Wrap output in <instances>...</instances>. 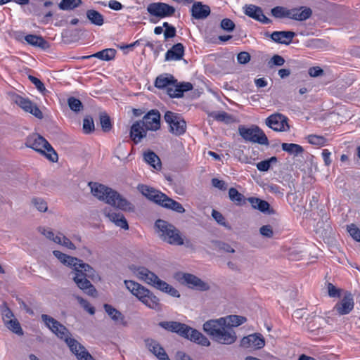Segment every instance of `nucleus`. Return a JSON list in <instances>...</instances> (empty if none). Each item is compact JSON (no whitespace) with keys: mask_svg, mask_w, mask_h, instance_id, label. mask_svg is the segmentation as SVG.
Here are the masks:
<instances>
[{"mask_svg":"<svg viewBox=\"0 0 360 360\" xmlns=\"http://www.w3.org/2000/svg\"><path fill=\"white\" fill-rule=\"evenodd\" d=\"M94 122L91 116L87 115L83 120V130L85 134H90L94 131Z\"/></svg>","mask_w":360,"mask_h":360,"instance_id":"nucleus-45","label":"nucleus"},{"mask_svg":"<svg viewBox=\"0 0 360 360\" xmlns=\"http://www.w3.org/2000/svg\"><path fill=\"white\" fill-rule=\"evenodd\" d=\"M25 146L44 155L47 159L55 162L58 160V156L51 144L38 134L29 135L25 140Z\"/></svg>","mask_w":360,"mask_h":360,"instance_id":"nucleus-7","label":"nucleus"},{"mask_svg":"<svg viewBox=\"0 0 360 360\" xmlns=\"http://www.w3.org/2000/svg\"><path fill=\"white\" fill-rule=\"evenodd\" d=\"M281 148L283 150L295 156H297L304 152V148L300 145L296 143H283L281 145Z\"/></svg>","mask_w":360,"mask_h":360,"instance_id":"nucleus-39","label":"nucleus"},{"mask_svg":"<svg viewBox=\"0 0 360 360\" xmlns=\"http://www.w3.org/2000/svg\"><path fill=\"white\" fill-rule=\"evenodd\" d=\"M176 278L181 284L186 285L189 288L199 291H207L210 289V285L208 283L193 274L179 273L177 274Z\"/></svg>","mask_w":360,"mask_h":360,"instance_id":"nucleus-10","label":"nucleus"},{"mask_svg":"<svg viewBox=\"0 0 360 360\" xmlns=\"http://www.w3.org/2000/svg\"><path fill=\"white\" fill-rule=\"evenodd\" d=\"M159 237L165 242L172 245L188 247L189 240H184L181 231L173 224L162 219H158L155 223Z\"/></svg>","mask_w":360,"mask_h":360,"instance_id":"nucleus-6","label":"nucleus"},{"mask_svg":"<svg viewBox=\"0 0 360 360\" xmlns=\"http://www.w3.org/2000/svg\"><path fill=\"white\" fill-rule=\"evenodd\" d=\"M271 12L275 18H288V9L283 6H276L271 9Z\"/></svg>","mask_w":360,"mask_h":360,"instance_id":"nucleus-46","label":"nucleus"},{"mask_svg":"<svg viewBox=\"0 0 360 360\" xmlns=\"http://www.w3.org/2000/svg\"><path fill=\"white\" fill-rule=\"evenodd\" d=\"M100 124L103 131H109L112 129L110 117L105 112L100 113Z\"/></svg>","mask_w":360,"mask_h":360,"instance_id":"nucleus-43","label":"nucleus"},{"mask_svg":"<svg viewBox=\"0 0 360 360\" xmlns=\"http://www.w3.org/2000/svg\"><path fill=\"white\" fill-rule=\"evenodd\" d=\"M191 15L195 19H205L210 14V8L202 2H194L191 7Z\"/></svg>","mask_w":360,"mask_h":360,"instance_id":"nucleus-28","label":"nucleus"},{"mask_svg":"<svg viewBox=\"0 0 360 360\" xmlns=\"http://www.w3.org/2000/svg\"><path fill=\"white\" fill-rule=\"evenodd\" d=\"M116 50L114 49H105L98 51L91 56H84V58H89L90 57H95L103 60H111L115 57Z\"/></svg>","mask_w":360,"mask_h":360,"instance_id":"nucleus-35","label":"nucleus"},{"mask_svg":"<svg viewBox=\"0 0 360 360\" xmlns=\"http://www.w3.org/2000/svg\"><path fill=\"white\" fill-rule=\"evenodd\" d=\"M193 85L190 82H184L181 84L172 83L167 89V94L171 98H181L184 95V92L191 90Z\"/></svg>","mask_w":360,"mask_h":360,"instance_id":"nucleus-23","label":"nucleus"},{"mask_svg":"<svg viewBox=\"0 0 360 360\" xmlns=\"http://www.w3.org/2000/svg\"><path fill=\"white\" fill-rule=\"evenodd\" d=\"M164 120L169 127V131L175 136H181L186 131V122L178 113L167 111Z\"/></svg>","mask_w":360,"mask_h":360,"instance_id":"nucleus-9","label":"nucleus"},{"mask_svg":"<svg viewBox=\"0 0 360 360\" xmlns=\"http://www.w3.org/2000/svg\"><path fill=\"white\" fill-rule=\"evenodd\" d=\"M25 41L30 45L39 47L42 49L49 48V44L42 37L34 34H28L25 37Z\"/></svg>","mask_w":360,"mask_h":360,"instance_id":"nucleus-33","label":"nucleus"},{"mask_svg":"<svg viewBox=\"0 0 360 360\" xmlns=\"http://www.w3.org/2000/svg\"><path fill=\"white\" fill-rule=\"evenodd\" d=\"M229 196L230 200L236 205H242L245 202V196L239 193L235 188H231L229 191Z\"/></svg>","mask_w":360,"mask_h":360,"instance_id":"nucleus-40","label":"nucleus"},{"mask_svg":"<svg viewBox=\"0 0 360 360\" xmlns=\"http://www.w3.org/2000/svg\"><path fill=\"white\" fill-rule=\"evenodd\" d=\"M53 255L64 265L72 268L71 274L72 280L76 285L85 293L91 296L96 295L95 287L89 279L94 281L99 278L96 271L89 264L84 263L82 259L61 252L59 250H53Z\"/></svg>","mask_w":360,"mask_h":360,"instance_id":"nucleus-1","label":"nucleus"},{"mask_svg":"<svg viewBox=\"0 0 360 360\" xmlns=\"http://www.w3.org/2000/svg\"><path fill=\"white\" fill-rule=\"evenodd\" d=\"M240 345L245 348L261 349L265 345V341L261 334L254 333L244 337L241 340Z\"/></svg>","mask_w":360,"mask_h":360,"instance_id":"nucleus-17","label":"nucleus"},{"mask_svg":"<svg viewBox=\"0 0 360 360\" xmlns=\"http://www.w3.org/2000/svg\"><path fill=\"white\" fill-rule=\"evenodd\" d=\"M70 108L75 112H79L83 108L82 102L74 97H70L68 100Z\"/></svg>","mask_w":360,"mask_h":360,"instance_id":"nucleus-49","label":"nucleus"},{"mask_svg":"<svg viewBox=\"0 0 360 360\" xmlns=\"http://www.w3.org/2000/svg\"><path fill=\"white\" fill-rule=\"evenodd\" d=\"M144 160L155 169H161V162L159 157L153 151H148L143 155Z\"/></svg>","mask_w":360,"mask_h":360,"instance_id":"nucleus-38","label":"nucleus"},{"mask_svg":"<svg viewBox=\"0 0 360 360\" xmlns=\"http://www.w3.org/2000/svg\"><path fill=\"white\" fill-rule=\"evenodd\" d=\"M222 318L225 320L226 325L233 329L234 327H238L247 321L245 316L238 315H229Z\"/></svg>","mask_w":360,"mask_h":360,"instance_id":"nucleus-37","label":"nucleus"},{"mask_svg":"<svg viewBox=\"0 0 360 360\" xmlns=\"http://www.w3.org/2000/svg\"><path fill=\"white\" fill-rule=\"evenodd\" d=\"M129 268L139 280L174 297H180V293L176 289L159 278L155 273L150 271L147 268L134 264L129 266Z\"/></svg>","mask_w":360,"mask_h":360,"instance_id":"nucleus-5","label":"nucleus"},{"mask_svg":"<svg viewBox=\"0 0 360 360\" xmlns=\"http://www.w3.org/2000/svg\"><path fill=\"white\" fill-rule=\"evenodd\" d=\"M296 34L292 31H275L271 34L266 33V36L270 37L273 41L282 44H290Z\"/></svg>","mask_w":360,"mask_h":360,"instance_id":"nucleus-21","label":"nucleus"},{"mask_svg":"<svg viewBox=\"0 0 360 360\" xmlns=\"http://www.w3.org/2000/svg\"><path fill=\"white\" fill-rule=\"evenodd\" d=\"M159 326L165 330L175 333L183 337L185 333V330L189 329L188 326L178 321H161L159 323Z\"/></svg>","mask_w":360,"mask_h":360,"instance_id":"nucleus-20","label":"nucleus"},{"mask_svg":"<svg viewBox=\"0 0 360 360\" xmlns=\"http://www.w3.org/2000/svg\"><path fill=\"white\" fill-rule=\"evenodd\" d=\"M176 82V80H175L172 76L169 77L167 75H161L156 78L155 82V86L158 89L165 88L167 90L168 87L170 86V84H172V83Z\"/></svg>","mask_w":360,"mask_h":360,"instance_id":"nucleus-36","label":"nucleus"},{"mask_svg":"<svg viewBox=\"0 0 360 360\" xmlns=\"http://www.w3.org/2000/svg\"><path fill=\"white\" fill-rule=\"evenodd\" d=\"M260 234L267 238H271L274 236V231L270 225H264L259 228Z\"/></svg>","mask_w":360,"mask_h":360,"instance_id":"nucleus-55","label":"nucleus"},{"mask_svg":"<svg viewBox=\"0 0 360 360\" xmlns=\"http://www.w3.org/2000/svg\"><path fill=\"white\" fill-rule=\"evenodd\" d=\"M140 122L148 131H157L160 127V114L158 110H151Z\"/></svg>","mask_w":360,"mask_h":360,"instance_id":"nucleus-15","label":"nucleus"},{"mask_svg":"<svg viewBox=\"0 0 360 360\" xmlns=\"http://www.w3.org/2000/svg\"><path fill=\"white\" fill-rule=\"evenodd\" d=\"M82 4V0H62L58 7L63 11L73 10Z\"/></svg>","mask_w":360,"mask_h":360,"instance_id":"nucleus-41","label":"nucleus"},{"mask_svg":"<svg viewBox=\"0 0 360 360\" xmlns=\"http://www.w3.org/2000/svg\"><path fill=\"white\" fill-rule=\"evenodd\" d=\"M103 308L108 315L115 322H120L123 326L127 325L124 316L117 309L109 304H105Z\"/></svg>","mask_w":360,"mask_h":360,"instance_id":"nucleus-32","label":"nucleus"},{"mask_svg":"<svg viewBox=\"0 0 360 360\" xmlns=\"http://www.w3.org/2000/svg\"><path fill=\"white\" fill-rule=\"evenodd\" d=\"M140 302L148 308L155 311H159L162 309V304L160 302L159 298L150 290H149L148 295H146V297L141 299Z\"/></svg>","mask_w":360,"mask_h":360,"instance_id":"nucleus-31","label":"nucleus"},{"mask_svg":"<svg viewBox=\"0 0 360 360\" xmlns=\"http://www.w3.org/2000/svg\"><path fill=\"white\" fill-rule=\"evenodd\" d=\"M89 186L91 193L98 200L123 211H134L132 203L111 188L96 182H89Z\"/></svg>","mask_w":360,"mask_h":360,"instance_id":"nucleus-3","label":"nucleus"},{"mask_svg":"<svg viewBox=\"0 0 360 360\" xmlns=\"http://www.w3.org/2000/svg\"><path fill=\"white\" fill-rule=\"evenodd\" d=\"M212 216L219 224L226 227L229 230L231 229V226L226 223L224 217L219 212L213 210L212 212Z\"/></svg>","mask_w":360,"mask_h":360,"instance_id":"nucleus-48","label":"nucleus"},{"mask_svg":"<svg viewBox=\"0 0 360 360\" xmlns=\"http://www.w3.org/2000/svg\"><path fill=\"white\" fill-rule=\"evenodd\" d=\"M41 318L51 332L56 335L58 338L65 341L71 352L75 354L78 360H94L83 345L70 337V333L65 326L47 314H42Z\"/></svg>","mask_w":360,"mask_h":360,"instance_id":"nucleus-2","label":"nucleus"},{"mask_svg":"<svg viewBox=\"0 0 360 360\" xmlns=\"http://www.w3.org/2000/svg\"><path fill=\"white\" fill-rule=\"evenodd\" d=\"M309 143L317 146H323L326 142V139L321 136L309 135L307 137Z\"/></svg>","mask_w":360,"mask_h":360,"instance_id":"nucleus-52","label":"nucleus"},{"mask_svg":"<svg viewBox=\"0 0 360 360\" xmlns=\"http://www.w3.org/2000/svg\"><path fill=\"white\" fill-rule=\"evenodd\" d=\"M347 231L356 241H360V230L359 228L352 224L347 226Z\"/></svg>","mask_w":360,"mask_h":360,"instance_id":"nucleus-54","label":"nucleus"},{"mask_svg":"<svg viewBox=\"0 0 360 360\" xmlns=\"http://www.w3.org/2000/svg\"><path fill=\"white\" fill-rule=\"evenodd\" d=\"M288 119L281 113H274L265 120V124L276 131H287L290 129Z\"/></svg>","mask_w":360,"mask_h":360,"instance_id":"nucleus-13","label":"nucleus"},{"mask_svg":"<svg viewBox=\"0 0 360 360\" xmlns=\"http://www.w3.org/2000/svg\"><path fill=\"white\" fill-rule=\"evenodd\" d=\"M124 284L126 288L132 293V295L136 297L139 301L149 293L150 290L134 281L125 280Z\"/></svg>","mask_w":360,"mask_h":360,"instance_id":"nucleus-22","label":"nucleus"},{"mask_svg":"<svg viewBox=\"0 0 360 360\" xmlns=\"http://www.w3.org/2000/svg\"><path fill=\"white\" fill-rule=\"evenodd\" d=\"M215 245L216 248H217L219 250H223L226 252H235V250L228 243L221 241H216Z\"/></svg>","mask_w":360,"mask_h":360,"instance_id":"nucleus-59","label":"nucleus"},{"mask_svg":"<svg viewBox=\"0 0 360 360\" xmlns=\"http://www.w3.org/2000/svg\"><path fill=\"white\" fill-rule=\"evenodd\" d=\"M237 60L240 64H246L250 60V55L245 51L240 52L238 54Z\"/></svg>","mask_w":360,"mask_h":360,"instance_id":"nucleus-60","label":"nucleus"},{"mask_svg":"<svg viewBox=\"0 0 360 360\" xmlns=\"http://www.w3.org/2000/svg\"><path fill=\"white\" fill-rule=\"evenodd\" d=\"M8 95L10 96L11 101L19 105L25 112L32 114L37 118H43L42 112L39 110L37 105L34 104L31 101L23 98L14 92H10Z\"/></svg>","mask_w":360,"mask_h":360,"instance_id":"nucleus-11","label":"nucleus"},{"mask_svg":"<svg viewBox=\"0 0 360 360\" xmlns=\"http://www.w3.org/2000/svg\"><path fill=\"white\" fill-rule=\"evenodd\" d=\"M148 129L140 121L135 122L130 130V137L135 143H139L146 136Z\"/></svg>","mask_w":360,"mask_h":360,"instance_id":"nucleus-27","label":"nucleus"},{"mask_svg":"<svg viewBox=\"0 0 360 360\" xmlns=\"http://www.w3.org/2000/svg\"><path fill=\"white\" fill-rule=\"evenodd\" d=\"M103 214L109 219L110 221L114 223L115 225L117 224V221L119 220V218L121 217V213L116 212L112 211L110 208H105L103 210Z\"/></svg>","mask_w":360,"mask_h":360,"instance_id":"nucleus-47","label":"nucleus"},{"mask_svg":"<svg viewBox=\"0 0 360 360\" xmlns=\"http://www.w3.org/2000/svg\"><path fill=\"white\" fill-rule=\"evenodd\" d=\"M87 19L91 24L96 26H102L104 24V17L98 11L94 9H89L86 12Z\"/></svg>","mask_w":360,"mask_h":360,"instance_id":"nucleus-34","label":"nucleus"},{"mask_svg":"<svg viewBox=\"0 0 360 360\" xmlns=\"http://www.w3.org/2000/svg\"><path fill=\"white\" fill-rule=\"evenodd\" d=\"M175 356L176 360H193L188 354L182 351L177 352Z\"/></svg>","mask_w":360,"mask_h":360,"instance_id":"nucleus-64","label":"nucleus"},{"mask_svg":"<svg viewBox=\"0 0 360 360\" xmlns=\"http://www.w3.org/2000/svg\"><path fill=\"white\" fill-rule=\"evenodd\" d=\"M244 9L245 14L250 18L264 24H269L271 22V20L263 13L262 9L257 6L252 4L245 5Z\"/></svg>","mask_w":360,"mask_h":360,"instance_id":"nucleus-18","label":"nucleus"},{"mask_svg":"<svg viewBox=\"0 0 360 360\" xmlns=\"http://www.w3.org/2000/svg\"><path fill=\"white\" fill-rule=\"evenodd\" d=\"M202 329L213 341L219 344L231 345L237 340L235 330L226 325L222 317L205 321Z\"/></svg>","mask_w":360,"mask_h":360,"instance_id":"nucleus-4","label":"nucleus"},{"mask_svg":"<svg viewBox=\"0 0 360 360\" xmlns=\"http://www.w3.org/2000/svg\"><path fill=\"white\" fill-rule=\"evenodd\" d=\"M162 200L160 206L177 213L182 214L185 212V209L181 203L168 197L166 194H165Z\"/></svg>","mask_w":360,"mask_h":360,"instance_id":"nucleus-30","label":"nucleus"},{"mask_svg":"<svg viewBox=\"0 0 360 360\" xmlns=\"http://www.w3.org/2000/svg\"><path fill=\"white\" fill-rule=\"evenodd\" d=\"M312 11L309 8L301 6L288 9V18L303 21L311 17Z\"/></svg>","mask_w":360,"mask_h":360,"instance_id":"nucleus-24","label":"nucleus"},{"mask_svg":"<svg viewBox=\"0 0 360 360\" xmlns=\"http://www.w3.org/2000/svg\"><path fill=\"white\" fill-rule=\"evenodd\" d=\"M277 158L276 157H271L268 160L261 161L257 164V168L261 172H266L269 169L271 163H276Z\"/></svg>","mask_w":360,"mask_h":360,"instance_id":"nucleus-44","label":"nucleus"},{"mask_svg":"<svg viewBox=\"0 0 360 360\" xmlns=\"http://www.w3.org/2000/svg\"><path fill=\"white\" fill-rule=\"evenodd\" d=\"M184 55V46L181 43L174 44L165 54V60H179Z\"/></svg>","mask_w":360,"mask_h":360,"instance_id":"nucleus-29","label":"nucleus"},{"mask_svg":"<svg viewBox=\"0 0 360 360\" xmlns=\"http://www.w3.org/2000/svg\"><path fill=\"white\" fill-rule=\"evenodd\" d=\"M137 188L143 195L159 205L163 200L162 198L165 195V193L155 189L153 187L144 184H139L138 185Z\"/></svg>","mask_w":360,"mask_h":360,"instance_id":"nucleus-16","label":"nucleus"},{"mask_svg":"<svg viewBox=\"0 0 360 360\" xmlns=\"http://www.w3.org/2000/svg\"><path fill=\"white\" fill-rule=\"evenodd\" d=\"M328 295L330 297H340L341 289L337 288L334 285L329 283L327 285Z\"/></svg>","mask_w":360,"mask_h":360,"instance_id":"nucleus-57","label":"nucleus"},{"mask_svg":"<svg viewBox=\"0 0 360 360\" xmlns=\"http://www.w3.org/2000/svg\"><path fill=\"white\" fill-rule=\"evenodd\" d=\"M309 75L312 77H316L323 75V70L318 67H311L309 69Z\"/></svg>","mask_w":360,"mask_h":360,"instance_id":"nucleus-62","label":"nucleus"},{"mask_svg":"<svg viewBox=\"0 0 360 360\" xmlns=\"http://www.w3.org/2000/svg\"><path fill=\"white\" fill-rule=\"evenodd\" d=\"M354 306V302L352 294L346 291L342 298L335 304L333 311H335L339 315H345L352 311Z\"/></svg>","mask_w":360,"mask_h":360,"instance_id":"nucleus-14","label":"nucleus"},{"mask_svg":"<svg viewBox=\"0 0 360 360\" xmlns=\"http://www.w3.org/2000/svg\"><path fill=\"white\" fill-rule=\"evenodd\" d=\"M147 11L150 15L164 18L172 16L176 9L174 6L166 3L157 2L150 4L147 7Z\"/></svg>","mask_w":360,"mask_h":360,"instance_id":"nucleus-12","label":"nucleus"},{"mask_svg":"<svg viewBox=\"0 0 360 360\" xmlns=\"http://www.w3.org/2000/svg\"><path fill=\"white\" fill-rule=\"evenodd\" d=\"M1 315L4 324L6 322H8L9 319H13L12 317L13 316V312L6 305L1 307Z\"/></svg>","mask_w":360,"mask_h":360,"instance_id":"nucleus-58","label":"nucleus"},{"mask_svg":"<svg viewBox=\"0 0 360 360\" xmlns=\"http://www.w3.org/2000/svg\"><path fill=\"white\" fill-rule=\"evenodd\" d=\"M212 184L213 186L221 190L225 191L227 188V185L225 181L222 180H219L217 178H214L212 179Z\"/></svg>","mask_w":360,"mask_h":360,"instance_id":"nucleus-61","label":"nucleus"},{"mask_svg":"<svg viewBox=\"0 0 360 360\" xmlns=\"http://www.w3.org/2000/svg\"><path fill=\"white\" fill-rule=\"evenodd\" d=\"M188 330H185L186 335L183 338L202 346L208 347L210 345V341L202 333L190 326H188Z\"/></svg>","mask_w":360,"mask_h":360,"instance_id":"nucleus-19","label":"nucleus"},{"mask_svg":"<svg viewBox=\"0 0 360 360\" xmlns=\"http://www.w3.org/2000/svg\"><path fill=\"white\" fill-rule=\"evenodd\" d=\"M146 345L160 360H170L164 348L156 340L148 339L146 340Z\"/></svg>","mask_w":360,"mask_h":360,"instance_id":"nucleus-25","label":"nucleus"},{"mask_svg":"<svg viewBox=\"0 0 360 360\" xmlns=\"http://www.w3.org/2000/svg\"><path fill=\"white\" fill-rule=\"evenodd\" d=\"M32 203L40 212H46L47 210V203L41 198H34L32 200Z\"/></svg>","mask_w":360,"mask_h":360,"instance_id":"nucleus-51","label":"nucleus"},{"mask_svg":"<svg viewBox=\"0 0 360 360\" xmlns=\"http://www.w3.org/2000/svg\"><path fill=\"white\" fill-rule=\"evenodd\" d=\"M248 200L255 210H258L263 213H267L269 214L275 213L274 210L271 208L269 203L266 200L255 197L248 198Z\"/></svg>","mask_w":360,"mask_h":360,"instance_id":"nucleus-26","label":"nucleus"},{"mask_svg":"<svg viewBox=\"0 0 360 360\" xmlns=\"http://www.w3.org/2000/svg\"><path fill=\"white\" fill-rule=\"evenodd\" d=\"M75 298L78 301V302L80 304V305L90 314L93 315L95 314V309L94 307L91 306V304L89 303L87 300L82 298L80 296H76Z\"/></svg>","mask_w":360,"mask_h":360,"instance_id":"nucleus-50","label":"nucleus"},{"mask_svg":"<svg viewBox=\"0 0 360 360\" xmlns=\"http://www.w3.org/2000/svg\"><path fill=\"white\" fill-rule=\"evenodd\" d=\"M28 78L41 93H44L46 91L44 83L40 79L32 75H29Z\"/></svg>","mask_w":360,"mask_h":360,"instance_id":"nucleus-56","label":"nucleus"},{"mask_svg":"<svg viewBox=\"0 0 360 360\" xmlns=\"http://www.w3.org/2000/svg\"><path fill=\"white\" fill-rule=\"evenodd\" d=\"M240 136L246 141L268 146L269 140L264 132L257 125L248 128L243 125L238 127Z\"/></svg>","mask_w":360,"mask_h":360,"instance_id":"nucleus-8","label":"nucleus"},{"mask_svg":"<svg viewBox=\"0 0 360 360\" xmlns=\"http://www.w3.org/2000/svg\"><path fill=\"white\" fill-rule=\"evenodd\" d=\"M5 326L15 334L18 335H23L20 324L16 319H9L8 322H6Z\"/></svg>","mask_w":360,"mask_h":360,"instance_id":"nucleus-42","label":"nucleus"},{"mask_svg":"<svg viewBox=\"0 0 360 360\" xmlns=\"http://www.w3.org/2000/svg\"><path fill=\"white\" fill-rule=\"evenodd\" d=\"M284 63L285 60L282 56L279 55H274L271 58V60L269 62V64L272 63L273 65L276 66H281L284 64Z\"/></svg>","mask_w":360,"mask_h":360,"instance_id":"nucleus-63","label":"nucleus"},{"mask_svg":"<svg viewBox=\"0 0 360 360\" xmlns=\"http://www.w3.org/2000/svg\"><path fill=\"white\" fill-rule=\"evenodd\" d=\"M220 27L225 31L232 32L235 29V23L229 18H224L221 20Z\"/></svg>","mask_w":360,"mask_h":360,"instance_id":"nucleus-53","label":"nucleus"}]
</instances>
